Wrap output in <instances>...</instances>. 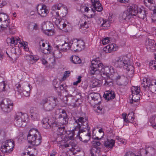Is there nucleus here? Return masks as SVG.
<instances>
[{"label": "nucleus", "mask_w": 156, "mask_h": 156, "mask_svg": "<svg viewBox=\"0 0 156 156\" xmlns=\"http://www.w3.org/2000/svg\"><path fill=\"white\" fill-rule=\"evenodd\" d=\"M89 68L90 73L91 75L97 74L100 72L101 75L102 74L107 76L109 75L108 72L112 73L114 72V69L112 66L105 67L103 64L100 61L93 60Z\"/></svg>", "instance_id": "nucleus-1"}, {"label": "nucleus", "mask_w": 156, "mask_h": 156, "mask_svg": "<svg viewBox=\"0 0 156 156\" xmlns=\"http://www.w3.org/2000/svg\"><path fill=\"white\" fill-rule=\"evenodd\" d=\"M112 63L115 67L124 68L130 74H133L134 72V68L133 65L129 64V59L126 56L122 55L116 57L113 60Z\"/></svg>", "instance_id": "nucleus-2"}, {"label": "nucleus", "mask_w": 156, "mask_h": 156, "mask_svg": "<svg viewBox=\"0 0 156 156\" xmlns=\"http://www.w3.org/2000/svg\"><path fill=\"white\" fill-rule=\"evenodd\" d=\"M42 123L43 126L44 128H52L59 132V134H63L64 132L66 131L65 126H62L61 125L58 124L56 122L51 121V119L47 118H44L42 120Z\"/></svg>", "instance_id": "nucleus-3"}, {"label": "nucleus", "mask_w": 156, "mask_h": 156, "mask_svg": "<svg viewBox=\"0 0 156 156\" xmlns=\"http://www.w3.org/2000/svg\"><path fill=\"white\" fill-rule=\"evenodd\" d=\"M27 139L29 143L33 146H37L41 144L42 137L37 130L32 129L29 132Z\"/></svg>", "instance_id": "nucleus-4"}, {"label": "nucleus", "mask_w": 156, "mask_h": 156, "mask_svg": "<svg viewBox=\"0 0 156 156\" xmlns=\"http://www.w3.org/2000/svg\"><path fill=\"white\" fill-rule=\"evenodd\" d=\"M57 98L53 97L45 98L41 101L40 104L46 111H51L57 105Z\"/></svg>", "instance_id": "nucleus-5"}, {"label": "nucleus", "mask_w": 156, "mask_h": 156, "mask_svg": "<svg viewBox=\"0 0 156 156\" xmlns=\"http://www.w3.org/2000/svg\"><path fill=\"white\" fill-rule=\"evenodd\" d=\"M56 117L58 119V123L63 126H66L68 122L69 118L67 117L66 111L63 109H58L56 111L55 113Z\"/></svg>", "instance_id": "nucleus-6"}, {"label": "nucleus", "mask_w": 156, "mask_h": 156, "mask_svg": "<svg viewBox=\"0 0 156 156\" xmlns=\"http://www.w3.org/2000/svg\"><path fill=\"white\" fill-rule=\"evenodd\" d=\"M132 5L128 7L127 10L121 13L119 16V19L120 22L129 21L133 16Z\"/></svg>", "instance_id": "nucleus-7"}, {"label": "nucleus", "mask_w": 156, "mask_h": 156, "mask_svg": "<svg viewBox=\"0 0 156 156\" xmlns=\"http://www.w3.org/2000/svg\"><path fill=\"white\" fill-rule=\"evenodd\" d=\"M0 105L3 112L9 113L13 109L14 104L11 100L8 98H6L0 102Z\"/></svg>", "instance_id": "nucleus-8"}, {"label": "nucleus", "mask_w": 156, "mask_h": 156, "mask_svg": "<svg viewBox=\"0 0 156 156\" xmlns=\"http://www.w3.org/2000/svg\"><path fill=\"white\" fill-rule=\"evenodd\" d=\"M71 49L74 51H80L84 49V43L82 40L73 39L70 41Z\"/></svg>", "instance_id": "nucleus-9"}, {"label": "nucleus", "mask_w": 156, "mask_h": 156, "mask_svg": "<svg viewBox=\"0 0 156 156\" xmlns=\"http://www.w3.org/2000/svg\"><path fill=\"white\" fill-rule=\"evenodd\" d=\"M133 16H137L140 19L144 20H147L146 16L147 13L145 10L139 8L136 5H132Z\"/></svg>", "instance_id": "nucleus-10"}, {"label": "nucleus", "mask_w": 156, "mask_h": 156, "mask_svg": "<svg viewBox=\"0 0 156 156\" xmlns=\"http://www.w3.org/2000/svg\"><path fill=\"white\" fill-rule=\"evenodd\" d=\"M26 114H23L22 112L17 113L15 117V124L19 127H23L26 125V121L27 118Z\"/></svg>", "instance_id": "nucleus-11"}, {"label": "nucleus", "mask_w": 156, "mask_h": 156, "mask_svg": "<svg viewBox=\"0 0 156 156\" xmlns=\"http://www.w3.org/2000/svg\"><path fill=\"white\" fill-rule=\"evenodd\" d=\"M14 147L13 141L12 140H9L3 142L1 147V151L3 152L10 153Z\"/></svg>", "instance_id": "nucleus-12"}, {"label": "nucleus", "mask_w": 156, "mask_h": 156, "mask_svg": "<svg viewBox=\"0 0 156 156\" xmlns=\"http://www.w3.org/2000/svg\"><path fill=\"white\" fill-rule=\"evenodd\" d=\"M81 128L77 129L75 131H78L77 136L80 137L81 135H87L90 133V128L88 126V122L86 121L84 123Z\"/></svg>", "instance_id": "nucleus-13"}, {"label": "nucleus", "mask_w": 156, "mask_h": 156, "mask_svg": "<svg viewBox=\"0 0 156 156\" xmlns=\"http://www.w3.org/2000/svg\"><path fill=\"white\" fill-rule=\"evenodd\" d=\"M36 9L38 14L41 17H45L49 13V11L47 9L46 5L43 4L37 5Z\"/></svg>", "instance_id": "nucleus-14"}, {"label": "nucleus", "mask_w": 156, "mask_h": 156, "mask_svg": "<svg viewBox=\"0 0 156 156\" xmlns=\"http://www.w3.org/2000/svg\"><path fill=\"white\" fill-rule=\"evenodd\" d=\"M73 119L75 123L77 125L75 128L74 130L77 129L78 128H81V127L83 126L84 123L85 122L87 121L88 123L87 119H84L83 117L76 116L74 117Z\"/></svg>", "instance_id": "nucleus-15"}, {"label": "nucleus", "mask_w": 156, "mask_h": 156, "mask_svg": "<svg viewBox=\"0 0 156 156\" xmlns=\"http://www.w3.org/2000/svg\"><path fill=\"white\" fill-rule=\"evenodd\" d=\"M145 45L147 50L150 51H153L156 46V44L154 41L149 39L146 40Z\"/></svg>", "instance_id": "nucleus-16"}, {"label": "nucleus", "mask_w": 156, "mask_h": 156, "mask_svg": "<svg viewBox=\"0 0 156 156\" xmlns=\"http://www.w3.org/2000/svg\"><path fill=\"white\" fill-rule=\"evenodd\" d=\"M89 98H90L91 100V103L97 105L100 101L101 97L100 95L97 93H92L90 94L89 96Z\"/></svg>", "instance_id": "nucleus-17"}, {"label": "nucleus", "mask_w": 156, "mask_h": 156, "mask_svg": "<svg viewBox=\"0 0 156 156\" xmlns=\"http://www.w3.org/2000/svg\"><path fill=\"white\" fill-rule=\"evenodd\" d=\"M68 13L67 7L64 5L62 8L59 11L56 12L55 16L57 18L65 16Z\"/></svg>", "instance_id": "nucleus-18"}, {"label": "nucleus", "mask_w": 156, "mask_h": 156, "mask_svg": "<svg viewBox=\"0 0 156 156\" xmlns=\"http://www.w3.org/2000/svg\"><path fill=\"white\" fill-rule=\"evenodd\" d=\"M111 17L110 18L109 17L108 20L104 19L102 18H100L98 19V23L101 24V26L102 27H109L112 21L111 20Z\"/></svg>", "instance_id": "nucleus-19"}, {"label": "nucleus", "mask_w": 156, "mask_h": 156, "mask_svg": "<svg viewBox=\"0 0 156 156\" xmlns=\"http://www.w3.org/2000/svg\"><path fill=\"white\" fill-rule=\"evenodd\" d=\"M71 45L70 41L69 42L64 41L63 44L61 45L59 44L58 45L56 46L55 47L58 48H59V47H62V48H61V51L63 52H65L67 51L68 49L71 48Z\"/></svg>", "instance_id": "nucleus-20"}, {"label": "nucleus", "mask_w": 156, "mask_h": 156, "mask_svg": "<svg viewBox=\"0 0 156 156\" xmlns=\"http://www.w3.org/2000/svg\"><path fill=\"white\" fill-rule=\"evenodd\" d=\"M30 113L31 118L34 120H38L40 118L38 111L35 108H31L30 110Z\"/></svg>", "instance_id": "nucleus-21"}, {"label": "nucleus", "mask_w": 156, "mask_h": 156, "mask_svg": "<svg viewBox=\"0 0 156 156\" xmlns=\"http://www.w3.org/2000/svg\"><path fill=\"white\" fill-rule=\"evenodd\" d=\"M18 39L20 38L14 37H8L6 39V41L8 45L13 46L16 45L18 41L19 42H21V40Z\"/></svg>", "instance_id": "nucleus-22"}, {"label": "nucleus", "mask_w": 156, "mask_h": 156, "mask_svg": "<svg viewBox=\"0 0 156 156\" xmlns=\"http://www.w3.org/2000/svg\"><path fill=\"white\" fill-rule=\"evenodd\" d=\"M118 47L116 44H112L107 45L104 48V51L106 53H109L112 51H116L117 50Z\"/></svg>", "instance_id": "nucleus-23"}, {"label": "nucleus", "mask_w": 156, "mask_h": 156, "mask_svg": "<svg viewBox=\"0 0 156 156\" xmlns=\"http://www.w3.org/2000/svg\"><path fill=\"white\" fill-rule=\"evenodd\" d=\"M151 81L149 79L145 78L143 80L141 85L144 88V90L147 91L149 90V86L151 85Z\"/></svg>", "instance_id": "nucleus-24"}, {"label": "nucleus", "mask_w": 156, "mask_h": 156, "mask_svg": "<svg viewBox=\"0 0 156 156\" xmlns=\"http://www.w3.org/2000/svg\"><path fill=\"white\" fill-rule=\"evenodd\" d=\"M91 1L93 6L96 10L100 12L102 10L103 8L99 0H91Z\"/></svg>", "instance_id": "nucleus-25"}, {"label": "nucleus", "mask_w": 156, "mask_h": 156, "mask_svg": "<svg viewBox=\"0 0 156 156\" xmlns=\"http://www.w3.org/2000/svg\"><path fill=\"white\" fill-rule=\"evenodd\" d=\"M68 99L69 101L67 103L69 105L74 107H76L79 104V103H77V102L79 99H75L74 98V97L72 95L69 97Z\"/></svg>", "instance_id": "nucleus-26"}, {"label": "nucleus", "mask_w": 156, "mask_h": 156, "mask_svg": "<svg viewBox=\"0 0 156 156\" xmlns=\"http://www.w3.org/2000/svg\"><path fill=\"white\" fill-rule=\"evenodd\" d=\"M55 23L58 28L61 30L65 28L67 26V25L63 21L58 18H56Z\"/></svg>", "instance_id": "nucleus-27"}, {"label": "nucleus", "mask_w": 156, "mask_h": 156, "mask_svg": "<svg viewBox=\"0 0 156 156\" xmlns=\"http://www.w3.org/2000/svg\"><path fill=\"white\" fill-rule=\"evenodd\" d=\"M104 95L106 99L108 101L112 99L115 97V92L112 90L106 91Z\"/></svg>", "instance_id": "nucleus-28"}, {"label": "nucleus", "mask_w": 156, "mask_h": 156, "mask_svg": "<svg viewBox=\"0 0 156 156\" xmlns=\"http://www.w3.org/2000/svg\"><path fill=\"white\" fill-rule=\"evenodd\" d=\"M115 72V70H114V72L111 73L110 72H108L109 73V75L108 76H107V75H104L103 74H102V75H101L102 77H105L104 76H106L107 77V79H105V83H104V85L105 86H112L113 84V80L110 79V76L111 75H112L113 73H114Z\"/></svg>", "instance_id": "nucleus-29"}, {"label": "nucleus", "mask_w": 156, "mask_h": 156, "mask_svg": "<svg viewBox=\"0 0 156 156\" xmlns=\"http://www.w3.org/2000/svg\"><path fill=\"white\" fill-rule=\"evenodd\" d=\"M115 141L113 139H107L104 142V146L108 149H112L114 146Z\"/></svg>", "instance_id": "nucleus-30"}, {"label": "nucleus", "mask_w": 156, "mask_h": 156, "mask_svg": "<svg viewBox=\"0 0 156 156\" xmlns=\"http://www.w3.org/2000/svg\"><path fill=\"white\" fill-rule=\"evenodd\" d=\"M101 148H96L95 147H92L90 151L91 156H100L101 155Z\"/></svg>", "instance_id": "nucleus-31"}, {"label": "nucleus", "mask_w": 156, "mask_h": 156, "mask_svg": "<svg viewBox=\"0 0 156 156\" xmlns=\"http://www.w3.org/2000/svg\"><path fill=\"white\" fill-rule=\"evenodd\" d=\"M145 156H153L155 153V150L153 147H149L145 150Z\"/></svg>", "instance_id": "nucleus-32"}, {"label": "nucleus", "mask_w": 156, "mask_h": 156, "mask_svg": "<svg viewBox=\"0 0 156 156\" xmlns=\"http://www.w3.org/2000/svg\"><path fill=\"white\" fill-rule=\"evenodd\" d=\"M59 139H62L61 137H58L57 139L56 140L57 142V144L59 147H61L62 149H64L65 148L69 147V145H70V144H68V143H66L65 144H63L64 143V141L62 140H61L60 141H58V140H59Z\"/></svg>", "instance_id": "nucleus-33"}, {"label": "nucleus", "mask_w": 156, "mask_h": 156, "mask_svg": "<svg viewBox=\"0 0 156 156\" xmlns=\"http://www.w3.org/2000/svg\"><path fill=\"white\" fill-rule=\"evenodd\" d=\"M14 89L15 91L17 93L22 95L24 94V93L26 92V90H23V89L21 87V85L20 84H17L15 86Z\"/></svg>", "instance_id": "nucleus-34"}, {"label": "nucleus", "mask_w": 156, "mask_h": 156, "mask_svg": "<svg viewBox=\"0 0 156 156\" xmlns=\"http://www.w3.org/2000/svg\"><path fill=\"white\" fill-rule=\"evenodd\" d=\"M80 140L84 143H87L90 138V133L87 135H81V136L79 137Z\"/></svg>", "instance_id": "nucleus-35"}, {"label": "nucleus", "mask_w": 156, "mask_h": 156, "mask_svg": "<svg viewBox=\"0 0 156 156\" xmlns=\"http://www.w3.org/2000/svg\"><path fill=\"white\" fill-rule=\"evenodd\" d=\"M25 58L27 60L30 61V62L32 64L38 60L36 57H34L33 55H25Z\"/></svg>", "instance_id": "nucleus-36"}, {"label": "nucleus", "mask_w": 156, "mask_h": 156, "mask_svg": "<svg viewBox=\"0 0 156 156\" xmlns=\"http://www.w3.org/2000/svg\"><path fill=\"white\" fill-rule=\"evenodd\" d=\"M70 60L72 63L74 64H80L81 62L80 58L76 55L71 56L70 58Z\"/></svg>", "instance_id": "nucleus-37"}, {"label": "nucleus", "mask_w": 156, "mask_h": 156, "mask_svg": "<svg viewBox=\"0 0 156 156\" xmlns=\"http://www.w3.org/2000/svg\"><path fill=\"white\" fill-rule=\"evenodd\" d=\"M132 96V100L130 101V103L131 104L134 103L136 102L140 99V94H132L130 97Z\"/></svg>", "instance_id": "nucleus-38"}, {"label": "nucleus", "mask_w": 156, "mask_h": 156, "mask_svg": "<svg viewBox=\"0 0 156 156\" xmlns=\"http://www.w3.org/2000/svg\"><path fill=\"white\" fill-rule=\"evenodd\" d=\"M9 18L6 14L0 13V22H5L9 20Z\"/></svg>", "instance_id": "nucleus-39"}, {"label": "nucleus", "mask_w": 156, "mask_h": 156, "mask_svg": "<svg viewBox=\"0 0 156 156\" xmlns=\"http://www.w3.org/2000/svg\"><path fill=\"white\" fill-rule=\"evenodd\" d=\"M10 22V20L5 22H2L1 23V25H0V30H4L7 28V27H8V26L9 25Z\"/></svg>", "instance_id": "nucleus-40"}, {"label": "nucleus", "mask_w": 156, "mask_h": 156, "mask_svg": "<svg viewBox=\"0 0 156 156\" xmlns=\"http://www.w3.org/2000/svg\"><path fill=\"white\" fill-rule=\"evenodd\" d=\"M120 85L126 86L128 83V79L127 77L124 76H122L121 80L119 81Z\"/></svg>", "instance_id": "nucleus-41"}, {"label": "nucleus", "mask_w": 156, "mask_h": 156, "mask_svg": "<svg viewBox=\"0 0 156 156\" xmlns=\"http://www.w3.org/2000/svg\"><path fill=\"white\" fill-rule=\"evenodd\" d=\"M57 50L55 51L53 53V55L55 56L56 58H60L62 57V51H61V48H60L59 47V48H57Z\"/></svg>", "instance_id": "nucleus-42"}, {"label": "nucleus", "mask_w": 156, "mask_h": 156, "mask_svg": "<svg viewBox=\"0 0 156 156\" xmlns=\"http://www.w3.org/2000/svg\"><path fill=\"white\" fill-rule=\"evenodd\" d=\"M64 5L61 3L56 4L53 5L51 9L53 11H55L56 10H58L59 11Z\"/></svg>", "instance_id": "nucleus-43"}, {"label": "nucleus", "mask_w": 156, "mask_h": 156, "mask_svg": "<svg viewBox=\"0 0 156 156\" xmlns=\"http://www.w3.org/2000/svg\"><path fill=\"white\" fill-rule=\"evenodd\" d=\"M150 122L151 126L154 128L156 129V116H152L150 119Z\"/></svg>", "instance_id": "nucleus-44"}, {"label": "nucleus", "mask_w": 156, "mask_h": 156, "mask_svg": "<svg viewBox=\"0 0 156 156\" xmlns=\"http://www.w3.org/2000/svg\"><path fill=\"white\" fill-rule=\"evenodd\" d=\"M150 122L151 126L154 128L156 129V116H152L150 119Z\"/></svg>", "instance_id": "nucleus-45"}, {"label": "nucleus", "mask_w": 156, "mask_h": 156, "mask_svg": "<svg viewBox=\"0 0 156 156\" xmlns=\"http://www.w3.org/2000/svg\"><path fill=\"white\" fill-rule=\"evenodd\" d=\"M44 32L46 35L50 36L53 35L55 33L54 30L51 29H46L44 30Z\"/></svg>", "instance_id": "nucleus-46"}, {"label": "nucleus", "mask_w": 156, "mask_h": 156, "mask_svg": "<svg viewBox=\"0 0 156 156\" xmlns=\"http://www.w3.org/2000/svg\"><path fill=\"white\" fill-rule=\"evenodd\" d=\"M140 90V87H138L133 86L131 88L132 94H139Z\"/></svg>", "instance_id": "nucleus-47"}, {"label": "nucleus", "mask_w": 156, "mask_h": 156, "mask_svg": "<svg viewBox=\"0 0 156 156\" xmlns=\"http://www.w3.org/2000/svg\"><path fill=\"white\" fill-rule=\"evenodd\" d=\"M150 69L153 70H156V61L152 60L150 61L149 64Z\"/></svg>", "instance_id": "nucleus-48"}, {"label": "nucleus", "mask_w": 156, "mask_h": 156, "mask_svg": "<svg viewBox=\"0 0 156 156\" xmlns=\"http://www.w3.org/2000/svg\"><path fill=\"white\" fill-rule=\"evenodd\" d=\"M154 84L151 83V85H149V90L152 93L156 94V81L154 82Z\"/></svg>", "instance_id": "nucleus-49"}, {"label": "nucleus", "mask_w": 156, "mask_h": 156, "mask_svg": "<svg viewBox=\"0 0 156 156\" xmlns=\"http://www.w3.org/2000/svg\"><path fill=\"white\" fill-rule=\"evenodd\" d=\"M144 4L151 10L153 11L156 9L153 3L152 4V3L145 2Z\"/></svg>", "instance_id": "nucleus-50"}, {"label": "nucleus", "mask_w": 156, "mask_h": 156, "mask_svg": "<svg viewBox=\"0 0 156 156\" xmlns=\"http://www.w3.org/2000/svg\"><path fill=\"white\" fill-rule=\"evenodd\" d=\"M92 147L96 148H100L99 147L101 144V143L99 141L94 140L92 142Z\"/></svg>", "instance_id": "nucleus-51"}, {"label": "nucleus", "mask_w": 156, "mask_h": 156, "mask_svg": "<svg viewBox=\"0 0 156 156\" xmlns=\"http://www.w3.org/2000/svg\"><path fill=\"white\" fill-rule=\"evenodd\" d=\"M101 85L100 81L98 80H95L92 81V85L94 87L100 86Z\"/></svg>", "instance_id": "nucleus-52"}, {"label": "nucleus", "mask_w": 156, "mask_h": 156, "mask_svg": "<svg viewBox=\"0 0 156 156\" xmlns=\"http://www.w3.org/2000/svg\"><path fill=\"white\" fill-rule=\"evenodd\" d=\"M46 44V45L48 47L45 48H44L42 51H41L42 53H44V54L48 53V51H50L51 48V47L49 44H48L47 43Z\"/></svg>", "instance_id": "nucleus-53"}, {"label": "nucleus", "mask_w": 156, "mask_h": 156, "mask_svg": "<svg viewBox=\"0 0 156 156\" xmlns=\"http://www.w3.org/2000/svg\"><path fill=\"white\" fill-rule=\"evenodd\" d=\"M153 11V14L151 16V20L152 22L156 23V9Z\"/></svg>", "instance_id": "nucleus-54"}, {"label": "nucleus", "mask_w": 156, "mask_h": 156, "mask_svg": "<svg viewBox=\"0 0 156 156\" xmlns=\"http://www.w3.org/2000/svg\"><path fill=\"white\" fill-rule=\"evenodd\" d=\"M70 145H71L72 147V150L71 151H74V150L75 149V147H76L77 145L75 144L73 141H71L70 142Z\"/></svg>", "instance_id": "nucleus-55"}, {"label": "nucleus", "mask_w": 156, "mask_h": 156, "mask_svg": "<svg viewBox=\"0 0 156 156\" xmlns=\"http://www.w3.org/2000/svg\"><path fill=\"white\" fill-rule=\"evenodd\" d=\"M70 72L69 71H66L64 72L63 76L62 77L63 80H65L69 76Z\"/></svg>", "instance_id": "nucleus-56"}, {"label": "nucleus", "mask_w": 156, "mask_h": 156, "mask_svg": "<svg viewBox=\"0 0 156 156\" xmlns=\"http://www.w3.org/2000/svg\"><path fill=\"white\" fill-rule=\"evenodd\" d=\"M110 40L108 37L105 38L102 40V43L103 44L105 45L109 43Z\"/></svg>", "instance_id": "nucleus-57"}, {"label": "nucleus", "mask_w": 156, "mask_h": 156, "mask_svg": "<svg viewBox=\"0 0 156 156\" xmlns=\"http://www.w3.org/2000/svg\"><path fill=\"white\" fill-rule=\"evenodd\" d=\"M134 113L133 112L129 113L127 116V117L129 118V120H133L134 119Z\"/></svg>", "instance_id": "nucleus-58"}, {"label": "nucleus", "mask_w": 156, "mask_h": 156, "mask_svg": "<svg viewBox=\"0 0 156 156\" xmlns=\"http://www.w3.org/2000/svg\"><path fill=\"white\" fill-rule=\"evenodd\" d=\"M90 23H89V22H84L83 24L82 25H81V27H84L86 28H87L89 27V25Z\"/></svg>", "instance_id": "nucleus-59"}, {"label": "nucleus", "mask_w": 156, "mask_h": 156, "mask_svg": "<svg viewBox=\"0 0 156 156\" xmlns=\"http://www.w3.org/2000/svg\"><path fill=\"white\" fill-rule=\"evenodd\" d=\"M22 156H35L33 154H31L30 151H28L27 153L24 152L22 154Z\"/></svg>", "instance_id": "nucleus-60"}, {"label": "nucleus", "mask_w": 156, "mask_h": 156, "mask_svg": "<svg viewBox=\"0 0 156 156\" xmlns=\"http://www.w3.org/2000/svg\"><path fill=\"white\" fill-rule=\"evenodd\" d=\"M19 43L24 47V49L25 51H28L29 48L27 47V44H26L24 42H19Z\"/></svg>", "instance_id": "nucleus-61"}, {"label": "nucleus", "mask_w": 156, "mask_h": 156, "mask_svg": "<svg viewBox=\"0 0 156 156\" xmlns=\"http://www.w3.org/2000/svg\"><path fill=\"white\" fill-rule=\"evenodd\" d=\"M81 76H79L78 78V80L74 82L73 83L74 85H76L78 83H80L81 81Z\"/></svg>", "instance_id": "nucleus-62"}, {"label": "nucleus", "mask_w": 156, "mask_h": 156, "mask_svg": "<svg viewBox=\"0 0 156 156\" xmlns=\"http://www.w3.org/2000/svg\"><path fill=\"white\" fill-rule=\"evenodd\" d=\"M6 4V2L4 0H0V8H2Z\"/></svg>", "instance_id": "nucleus-63"}, {"label": "nucleus", "mask_w": 156, "mask_h": 156, "mask_svg": "<svg viewBox=\"0 0 156 156\" xmlns=\"http://www.w3.org/2000/svg\"><path fill=\"white\" fill-rule=\"evenodd\" d=\"M102 108L101 107H100V106H98L97 107V109L96 110H95V111L96 112L98 113H102Z\"/></svg>", "instance_id": "nucleus-64"}]
</instances>
